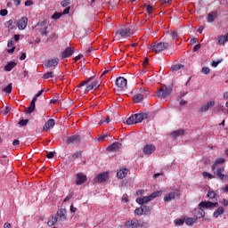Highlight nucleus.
Instances as JSON below:
<instances>
[{
	"instance_id": "obj_46",
	"label": "nucleus",
	"mask_w": 228,
	"mask_h": 228,
	"mask_svg": "<svg viewBox=\"0 0 228 228\" xmlns=\"http://www.w3.org/2000/svg\"><path fill=\"white\" fill-rule=\"evenodd\" d=\"M149 223L139 220V227L141 228H149Z\"/></svg>"
},
{
	"instance_id": "obj_54",
	"label": "nucleus",
	"mask_w": 228,
	"mask_h": 228,
	"mask_svg": "<svg viewBox=\"0 0 228 228\" xmlns=\"http://www.w3.org/2000/svg\"><path fill=\"white\" fill-rule=\"evenodd\" d=\"M54 154H56V152H54V151H50V152H48V153L46 154V158H47L48 159H53V158H54Z\"/></svg>"
},
{
	"instance_id": "obj_29",
	"label": "nucleus",
	"mask_w": 228,
	"mask_h": 228,
	"mask_svg": "<svg viewBox=\"0 0 228 228\" xmlns=\"http://www.w3.org/2000/svg\"><path fill=\"white\" fill-rule=\"evenodd\" d=\"M143 94H134L133 99H134V102L138 104L140 102H142V101H143Z\"/></svg>"
},
{
	"instance_id": "obj_50",
	"label": "nucleus",
	"mask_w": 228,
	"mask_h": 228,
	"mask_svg": "<svg viewBox=\"0 0 228 228\" xmlns=\"http://www.w3.org/2000/svg\"><path fill=\"white\" fill-rule=\"evenodd\" d=\"M201 72L203 74L208 75V74H209V72H211V69L208 67H203L202 69H201Z\"/></svg>"
},
{
	"instance_id": "obj_16",
	"label": "nucleus",
	"mask_w": 228,
	"mask_h": 228,
	"mask_svg": "<svg viewBox=\"0 0 228 228\" xmlns=\"http://www.w3.org/2000/svg\"><path fill=\"white\" fill-rule=\"evenodd\" d=\"M120 147H122V143L115 142L107 148V151L110 152H118V151H120Z\"/></svg>"
},
{
	"instance_id": "obj_11",
	"label": "nucleus",
	"mask_w": 228,
	"mask_h": 228,
	"mask_svg": "<svg viewBox=\"0 0 228 228\" xmlns=\"http://www.w3.org/2000/svg\"><path fill=\"white\" fill-rule=\"evenodd\" d=\"M126 228H138L140 227V220L138 219H132L128 220L125 223Z\"/></svg>"
},
{
	"instance_id": "obj_56",
	"label": "nucleus",
	"mask_w": 228,
	"mask_h": 228,
	"mask_svg": "<svg viewBox=\"0 0 228 228\" xmlns=\"http://www.w3.org/2000/svg\"><path fill=\"white\" fill-rule=\"evenodd\" d=\"M204 177H208V179H215V176L208 172H203Z\"/></svg>"
},
{
	"instance_id": "obj_42",
	"label": "nucleus",
	"mask_w": 228,
	"mask_h": 228,
	"mask_svg": "<svg viewBox=\"0 0 228 228\" xmlns=\"http://www.w3.org/2000/svg\"><path fill=\"white\" fill-rule=\"evenodd\" d=\"M185 219L178 218L174 221L175 225H184Z\"/></svg>"
},
{
	"instance_id": "obj_62",
	"label": "nucleus",
	"mask_w": 228,
	"mask_h": 228,
	"mask_svg": "<svg viewBox=\"0 0 228 228\" xmlns=\"http://www.w3.org/2000/svg\"><path fill=\"white\" fill-rule=\"evenodd\" d=\"M200 47H202V45H200V44L196 45L192 49L193 53H197V51H199V49H200Z\"/></svg>"
},
{
	"instance_id": "obj_26",
	"label": "nucleus",
	"mask_w": 228,
	"mask_h": 228,
	"mask_svg": "<svg viewBox=\"0 0 228 228\" xmlns=\"http://www.w3.org/2000/svg\"><path fill=\"white\" fill-rule=\"evenodd\" d=\"M60 62V59L53 58L47 61L46 67H56Z\"/></svg>"
},
{
	"instance_id": "obj_8",
	"label": "nucleus",
	"mask_w": 228,
	"mask_h": 228,
	"mask_svg": "<svg viewBox=\"0 0 228 228\" xmlns=\"http://www.w3.org/2000/svg\"><path fill=\"white\" fill-rule=\"evenodd\" d=\"M74 47L69 46L67 47L61 53V60H65V58H70L72 54H74Z\"/></svg>"
},
{
	"instance_id": "obj_37",
	"label": "nucleus",
	"mask_w": 228,
	"mask_h": 228,
	"mask_svg": "<svg viewBox=\"0 0 228 228\" xmlns=\"http://www.w3.org/2000/svg\"><path fill=\"white\" fill-rule=\"evenodd\" d=\"M83 156V151H76L75 153L71 154V159H77Z\"/></svg>"
},
{
	"instance_id": "obj_61",
	"label": "nucleus",
	"mask_w": 228,
	"mask_h": 228,
	"mask_svg": "<svg viewBox=\"0 0 228 228\" xmlns=\"http://www.w3.org/2000/svg\"><path fill=\"white\" fill-rule=\"evenodd\" d=\"M122 202H129V196H127V194H124L122 197Z\"/></svg>"
},
{
	"instance_id": "obj_22",
	"label": "nucleus",
	"mask_w": 228,
	"mask_h": 228,
	"mask_svg": "<svg viewBox=\"0 0 228 228\" xmlns=\"http://www.w3.org/2000/svg\"><path fill=\"white\" fill-rule=\"evenodd\" d=\"M36 102H37V98H33L30 102L29 106L27 108L26 110V113H28V115H30V113H33V111H35V108H36Z\"/></svg>"
},
{
	"instance_id": "obj_44",
	"label": "nucleus",
	"mask_w": 228,
	"mask_h": 228,
	"mask_svg": "<svg viewBox=\"0 0 228 228\" xmlns=\"http://www.w3.org/2000/svg\"><path fill=\"white\" fill-rule=\"evenodd\" d=\"M216 192H215L214 191H208V194H207V197L208 199H216Z\"/></svg>"
},
{
	"instance_id": "obj_5",
	"label": "nucleus",
	"mask_w": 228,
	"mask_h": 228,
	"mask_svg": "<svg viewBox=\"0 0 228 228\" xmlns=\"http://www.w3.org/2000/svg\"><path fill=\"white\" fill-rule=\"evenodd\" d=\"M55 217L57 218V220L59 222H65V220H67V209L61 208V209L57 210Z\"/></svg>"
},
{
	"instance_id": "obj_6",
	"label": "nucleus",
	"mask_w": 228,
	"mask_h": 228,
	"mask_svg": "<svg viewBox=\"0 0 228 228\" xmlns=\"http://www.w3.org/2000/svg\"><path fill=\"white\" fill-rule=\"evenodd\" d=\"M193 216L196 220H199L200 218H204L206 216V211L201 207H198V208H195L193 210Z\"/></svg>"
},
{
	"instance_id": "obj_23",
	"label": "nucleus",
	"mask_w": 228,
	"mask_h": 228,
	"mask_svg": "<svg viewBox=\"0 0 228 228\" xmlns=\"http://www.w3.org/2000/svg\"><path fill=\"white\" fill-rule=\"evenodd\" d=\"M134 119L136 124H140V122L145 120L147 118V114L146 113H138V114H134Z\"/></svg>"
},
{
	"instance_id": "obj_34",
	"label": "nucleus",
	"mask_w": 228,
	"mask_h": 228,
	"mask_svg": "<svg viewBox=\"0 0 228 228\" xmlns=\"http://www.w3.org/2000/svg\"><path fill=\"white\" fill-rule=\"evenodd\" d=\"M58 218L55 216H52L51 219L47 222V225L48 227H53V225H54L55 224H57Z\"/></svg>"
},
{
	"instance_id": "obj_60",
	"label": "nucleus",
	"mask_w": 228,
	"mask_h": 228,
	"mask_svg": "<svg viewBox=\"0 0 228 228\" xmlns=\"http://www.w3.org/2000/svg\"><path fill=\"white\" fill-rule=\"evenodd\" d=\"M223 61V60H220V61H212V67H218V65H220V62Z\"/></svg>"
},
{
	"instance_id": "obj_41",
	"label": "nucleus",
	"mask_w": 228,
	"mask_h": 228,
	"mask_svg": "<svg viewBox=\"0 0 228 228\" xmlns=\"http://www.w3.org/2000/svg\"><path fill=\"white\" fill-rule=\"evenodd\" d=\"M56 40H58V34H56V33L52 34V35L47 38V42H56Z\"/></svg>"
},
{
	"instance_id": "obj_2",
	"label": "nucleus",
	"mask_w": 228,
	"mask_h": 228,
	"mask_svg": "<svg viewBox=\"0 0 228 228\" xmlns=\"http://www.w3.org/2000/svg\"><path fill=\"white\" fill-rule=\"evenodd\" d=\"M172 94V86H164L160 87L157 91V97L159 99H165L166 97H168Z\"/></svg>"
},
{
	"instance_id": "obj_39",
	"label": "nucleus",
	"mask_w": 228,
	"mask_h": 228,
	"mask_svg": "<svg viewBox=\"0 0 228 228\" xmlns=\"http://www.w3.org/2000/svg\"><path fill=\"white\" fill-rule=\"evenodd\" d=\"M161 193H163L161 191H154L150 195V199H151V200L158 199V197H161Z\"/></svg>"
},
{
	"instance_id": "obj_17",
	"label": "nucleus",
	"mask_w": 228,
	"mask_h": 228,
	"mask_svg": "<svg viewBox=\"0 0 228 228\" xmlns=\"http://www.w3.org/2000/svg\"><path fill=\"white\" fill-rule=\"evenodd\" d=\"M225 163V159L224 158H218L216 159V161L214 162V164L212 165L211 168H212V172L214 174H216V166L218 165H224Z\"/></svg>"
},
{
	"instance_id": "obj_28",
	"label": "nucleus",
	"mask_w": 228,
	"mask_h": 228,
	"mask_svg": "<svg viewBox=\"0 0 228 228\" xmlns=\"http://www.w3.org/2000/svg\"><path fill=\"white\" fill-rule=\"evenodd\" d=\"M224 213H225V209L224 208V207H220V208H218L216 210L214 211L213 216H214L215 218H218V216H219L220 215H224Z\"/></svg>"
},
{
	"instance_id": "obj_31",
	"label": "nucleus",
	"mask_w": 228,
	"mask_h": 228,
	"mask_svg": "<svg viewBox=\"0 0 228 228\" xmlns=\"http://www.w3.org/2000/svg\"><path fill=\"white\" fill-rule=\"evenodd\" d=\"M126 175H127V169H120L117 173V177L118 179H124V177H126Z\"/></svg>"
},
{
	"instance_id": "obj_51",
	"label": "nucleus",
	"mask_w": 228,
	"mask_h": 228,
	"mask_svg": "<svg viewBox=\"0 0 228 228\" xmlns=\"http://www.w3.org/2000/svg\"><path fill=\"white\" fill-rule=\"evenodd\" d=\"M28 122H29L28 119H21V120H20L19 125H20V126H28Z\"/></svg>"
},
{
	"instance_id": "obj_49",
	"label": "nucleus",
	"mask_w": 228,
	"mask_h": 228,
	"mask_svg": "<svg viewBox=\"0 0 228 228\" xmlns=\"http://www.w3.org/2000/svg\"><path fill=\"white\" fill-rule=\"evenodd\" d=\"M106 138H108V134H102L100 136H98V142H104V140H106Z\"/></svg>"
},
{
	"instance_id": "obj_24",
	"label": "nucleus",
	"mask_w": 228,
	"mask_h": 228,
	"mask_svg": "<svg viewBox=\"0 0 228 228\" xmlns=\"http://www.w3.org/2000/svg\"><path fill=\"white\" fill-rule=\"evenodd\" d=\"M128 33H131V28H124L118 29L117 31L116 35H119V36H121L124 38V37H127Z\"/></svg>"
},
{
	"instance_id": "obj_48",
	"label": "nucleus",
	"mask_w": 228,
	"mask_h": 228,
	"mask_svg": "<svg viewBox=\"0 0 228 228\" xmlns=\"http://www.w3.org/2000/svg\"><path fill=\"white\" fill-rule=\"evenodd\" d=\"M217 40H218V44H220V45H224V44H225V37H224V36H219L217 37Z\"/></svg>"
},
{
	"instance_id": "obj_13",
	"label": "nucleus",
	"mask_w": 228,
	"mask_h": 228,
	"mask_svg": "<svg viewBox=\"0 0 228 228\" xmlns=\"http://www.w3.org/2000/svg\"><path fill=\"white\" fill-rule=\"evenodd\" d=\"M88 180V178L86 177V175L83 173H78L77 175V181H76V184L77 186H81V184H85V183H86V181Z\"/></svg>"
},
{
	"instance_id": "obj_35",
	"label": "nucleus",
	"mask_w": 228,
	"mask_h": 228,
	"mask_svg": "<svg viewBox=\"0 0 228 228\" xmlns=\"http://www.w3.org/2000/svg\"><path fill=\"white\" fill-rule=\"evenodd\" d=\"M186 225H193V224H197V218L195 217H189L185 219Z\"/></svg>"
},
{
	"instance_id": "obj_64",
	"label": "nucleus",
	"mask_w": 228,
	"mask_h": 228,
	"mask_svg": "<svg viewBox=\"0 0 228 228\" xmlns=\"http://www.w3.org/2000/svg\"><path fill=\"white\" fill-rule=\"evenodd\" d=\"M25 6H33V0H27L25 2Z\"/></svg>"
},
{
	"instance_id": "obj_59",
	"label": "nucleus",
	"mask_w": 228,
	"mask_h": 228,
	"mask_svg": "<svg viewBox=\"0 0 228 228\" xmlns=\"http://www.w3.org/2000/svg\"><path fill=\"white\" fill-rule=\"evenodd\" d=\"M146 12H147V13L151 14L153 12L152 5H151V4L147 5Z\"/></svg>"
},
{
	"instance_id": "obj_36",
	"label": "nucleus",
	"mask_w": 228,
	"mask_h": 228,
	"mask_svg": "<svg viewBox=\"0 0 228 228\" xmlns=\"http://www.w3.org/2000/svg\"><path fill=\"white\" fill-rule=\"evenodd\" d=\"M184 134V129H178L171 133V136H183Z\"/></svg>"
},
{
	"instance_id": "obj_53",
	"label": "nucleus",
	"mask_w": 228,
	"mask_h": 228,
	"mask_svg": "<svg viewBox=\"0 0 228 228\" xmlns=\"http://www.w3.org/2000/svg\"><path fill=\"white\" fill-rule=\"evenodd\" d=\"M0 15L1 17H6V15H8V10L6 9L0 10Z\"/></svg>"
},
{
	"instance_id": "obj_12",
	"label": "nucleus",
	"mask_w": 228,
	"mask_h": 228,
	"mask_svg": "<svg viewBox=\"0 0 228 228\" xmlns=\"http://www.w3.org/2000/svg\"><path fill=\"white\" fill-rule=\"evenodd\" d=\"M155 151H156V146L154 144H146L142 151L143 154H145L146 156H150Z\"/></svg>"
},
{
	"instance_id": "obj_32",
	"label": "nucleus",
	"mask_w": 228,
	"mask_h": 228,
	"mask_svg": "<svg viewBox=\"0 0 228 228\" xmlns=\"http://www.w3.org/2000/svg\"><path fill=\"white\" fill-rule=\"evenodd\" d=\"M53 77H56L53 71H48L43 75V79H53Z\"/></svg>"
},
{
	"instance_id": "obj_10",
	"label": "nucleus",
	"mask_w": 228,
	"mask_h": 228,
	"mask_svg": "<svg viewBox=\"0 0 228 228\" xmlns=\"http://www.w3.org/2000/svg\"><path fill=\"white\" fill-rule=\"evenodd\" d=\"M216 102L215 101H209L206 104L202 105L200 109V113H206V111H209L211 108H214Z\"/></svg>"
},
{
	"instance_id": "obj_52",
	"label": "nucleus",
	"mask_w": 228,
	"mask_h": 228,
	"mask_svg": "<svg viewBox=\"0 0 228 228\" xmlns=\"http://www.w3.org/2000/svg\"><path fill=\"white\" fill-rule=\"evenodd\" d=\"M62 13L61 12H55L53 16L52 19H54L57 20V19H60L61 17Z\"/></svg>"
},
{
	"instance_id": "obj_4",
	"label": "nucleus",
	"mask_w": 228,
	"mask_h": 228,
	"mask_svg": "<svg viewBox=\"0 0 228 228\" xmlns=\"http://www.w3.org/2000/svg\"><path fill=\"white\" fill-rule=\"evenodd\" d=\"M199 208H202L203 209H213V208H218V202H211V201H201L199 204Z\"/></svg>"
},
{
	"instance_id": "obj_58",
	"label": "nucleus",
	"mask_w": 228,
	"mask_h": 228,
	"mask_svg": "<svg viewBox=\"0 0 228 228\" xmlns=\"http://www.w3.org/2000/svg\"><path fill=\"white\" fill-rule=\"evenodd\" d=\"M61 6H63V8L69 6V4H70V2L69 0H63L61 3Z\"/></svg>"
},
{
	"instance_id": "obj_25",
	"label": "nucleus",
	"mask_w": 228,
	"mask_h": 228,
	"mask_svg": "<svg viewBox=\"0 0 228 228\" xmlns=\"http://www.w3.org/2000/svg\"><path fill=\"white\" fill-rule=\"evenodd\" d=\"M15 67H17V63L15 61H11L4 66V70L5 72H11V70H13V69H15Z\"/></svg>"
},
{
	"instance_id": "obj_38",
	"label": "nucleus",
	"mask_w": 228,
	"mask_h": 228,
	"mask_svg": "<svg viewBox=\"0 0 228 228\" xmlns=\"http://www.w3.org/2000/svg\"><path fill=\"white\" fill-rule=\"evenodd\" d=\"M126 124L128 126H133V125L136 124V119L134 118V115H132L131 117H129L126 119Z\"/></svg>"
},
{
	"instance_id": "obj_3",
	"label": "nucleus",
	"mask_w": 228,
	"mask_h": 228,
	"mask_svg": "<svg viewBox=\"0 0 228 228\" xmlns=\"http://www.w3.org/2000/svg\"><path fill=\"white\" fill-rule=\"evenodd\" d=\"M45 24H47L46 20L37 24V26H40L39 33L41 37H47L49 35V27H45Z\"/></svg>"
},
{
	"instance_id": "obj_43",
	"label": "nucleus",
	"mask_w": 228,
	"mask_h": 228,
	"mask_svg": "<svg viewBox=\"0 0 228 228\" xmlns=\"http://www.w3.org/2000/svg\"><path fill=\"white\" fill-rule=\"evenodd\" d=\"M56 102H60V94H55L54 98L50 101V104H56Z\"/></svg>"
},
{
	"instance_id": "obj_57",
	"label": "nucleus",
	"mask_w": 228,
	"mask_h": 228,
	"mask_svg": "<svg viewBox=\"0 0 228 228\" xmlns=\"http://www.w3.org/2000/svg\"><path fill=\"white\" fill-rule=\"evenodd\" d=\"M91 85L94 89H97L99 86H101V84L99 83V81H94Z\"/></svg>"
},
{
	"instance_id": "obj_14",
	"label": "nucleus",
	"mask_w": 228,
	"mask_h": 228,
	"mask_svg": "<svg viewBox=\"0 0 228 228\" xmlns=\"http://www.w3.org/2000/svg\"><path fill=\"white\" fill-rule=\"evenodd\" d=\"M116 86L118 88H126L127 86V79L124 77H118L116 79Z\"/></svg>"
},
{
	"instance_id": "obj_20",
	"label": "nucleus",
	"mask_w": 228,
	"mask_h": 228,
	"mask_svg": "<svg viewBox=\"0 0 228 228\" xmlns=\"http://www.w3.org/2000/svg\"><path fill=\"white\" fill-rule=\"evenodd\" d=\"M77 142H81V136L79 135H71L67 138V143L70 145V143H77Z\"/></svg>"
},
{
	"instance_id": "obj_63",
	"label": "nucleus",
	"mask_w": 228,
	"mask_h": 228,
	"mask_svg": "<svg viewBox=\"0 0 228 228\" xmlns=\"http://www.w3.org/2000/svg\"><path fill=\"white\" fill-rule=\"evenodd\" d=\"M85 85H88V81L84 80L80 82V84L77 86V88H82V86H85Z\"/></svg>"
},
{
	"instance_id": "obj_47",
	"label": "nucleus",
	"mask_w": 228,
	"mask_h": 228,
	"mask_svg": "<svg viewBox=\"0 0 228 228\" xmlns=\"http://www.w3.org/2000/svg\"><path fill=\"white\" fill-rule=\"evenodd\" d=\"M134 215H137V216H142L143 215L142 207L135 208Z\"/></svg>"
},
{
	"instance_id": "obj_15",
	"label": "nucleus",
	"mask_w": 228,
	"mask_h": 228,
	"mask_svg": "<svg viewBox=\"0 0 228 228\" xmlns=\"http://www.w3.org/2000/svg\"><path fill=\"white\" fill-rule=\"evenodd\" d=\"M18 29L23 30L28 27V17H22L17 22Z\"/></svg>"
},
{
	"instance_id": "obj_18",
	"label": "nucleus",
	"mask_w": 228,
	"mask_h": 228,
	"mask_svg": "<svg viewBox=\"0 0 228 228\" xmlns=\"http://www.w3.org/2000/svg\"><path fill=\"white\" fill-rule=\"evenodd\" d=\"M108 177H110V175H108L107 172H104V173L98 174V175L96 176V179L98 183H106V181H108Z\"/></svg>"
},
{
	"instance_id": "obj_33",
	"label": "nucleus",
	"mask_w": 228,
	"mask_h": 228,
	"mask_svg": "<svg viewBox=\"0 0 228 228\" xmlns=\"http://www.w3.org/2000/svg\"><path fill=\"white\" fill-rule=\"evenodd\" d=\"M142 209V215L146 216H150L151 215V207L149 206H142L141 207Z\"/></svg>"
},
{
	"instance_id": "obj_9",
	"label": "nucleus",
	"mask_w": 228,
	"mask_h": 228,
	"mask_svg": "<svg viewBox=\"0 0 228 228\" xmlns=\"http://www.w3.org/2000/svg\"><path fill=\"white\" fill-rule=\"evenodd\" d=\"M214 174H216V177H218V179H220L221 181L228 179V175H225L224 167L218 168L217 170H216V173H214Z\"/></svg>"
},
{
	"instance_id": "obj_45",
	"label": "nucleus",
	"mask_w": 228,
	"mask_h": 228,
	"mask_svg": "<svg viewBox=\"0 0 228 228\" xmlns=\"http://www.w3.org/2000/svg\"><path fill=\"white\" fill-rule=\"evenodd\" d=\"M12 84H9L6 87L3 89V92H5V94H12Z\"/></svg>"
},
{
	"instance_id": "obj_40",
	"label": "nucleus",
	"mask_w": 228,
	"mask_h": 228,
	"mask_svg": "<svg viewBox=\"0 0 228 228\" xmlns=\"http://www.w3.org/2000/svg\"><path fill=\"white\" fill-rule=\"evenodd\" d=\"M183 66L182 64L172 65L171 70H172V72H177V70H181V69H183Z\"/></svg>"
},
{
	"instance_id": "obj_55",
	"label": "nucleus",
	"mask_w": 228,
	"mask_h": 228,
	"mask_svg": "<svg viewBox=\"0 0 228 228\" xmlns=\"http://www.w3.org/2000/svg\"><path fill=\"white\" fill-rule=\"evenodd\" d=\"M72 197H74V192L69 193L63 200V202H69V200H70V199H72Z\"/></svg>"
},
{
	"instance_id": "obj_27",
	"label": "nucleus",
	"mask_w": 228,
	"mask_h": 228,
	"mask_svg": "<svg viewBox=\"0 0 228 228\" xmlns=\"http://www.w3.org/2000/svg\"><path fill=\"white\" fill-rule=\"evenodd\" d=\"M218 17V12H209L208 15V22H215V20Z\"/></svg>"
},
{
	"instance_id": "obj_19",
	"label": "nucleus",
	"mask_w": 228,
	"mask_h": 228,
	"mask_svg": "<svg viewBox=\"0 0 228 228\" xmlns=\"http://www.w3.org/2000/svg\"><path fill=\"white\" fill-rule=\"evenodd\" d=\"M151 200H152L151 196H143L142 198H137L135 202H137V204L140 206H143V204H147V202H151Z\"/></svg>"
},
{
	"instance_id": "obj_7",
	"label": "nucleus",
	"mask_w": 228,
	"mask_h": 228,
	"mask_svg": "<svg viewBox=\"0 0 228 228\" xmlns=\"http://www.w3.org/2000/svg\"><path fill=\"white\" fill-rule=\"evenodd\" d=\"M179 195H181L179 191L169 192L164 197V202H170L171 200H175L176 197H179Z\"/></svg>"
},
{
	"instance_id": "obj_30",
	"label": "nucleus",
	"mask_w": 228,
	"mask_h": 228,
	"mask_svg": "<svg viewBox=\"0 0 228 228\" xmlns=\"http://www.w3.org/2000/svg\"><path fill=\"white\" fill-rule=\"evenodd\" d=\"M4 28H9V29H15V21L13 20H9L4 22Z\"/></svg>"
},
{
	"instance_id": "obj_1",
	"label": "nucleus",
	"mask_w": 228,
	"mask_h": 228,
	"mask_svg": "<svg viewBox=\"0 0 228 228\" xmlns=\"http://www.w3.org/2000/svg\"><path fill=\"white\" fill-rule=\"evenodd\" d=\"M167 48H168V43H163V42L152 43L148 47L149 51H151V53H155L156 54L159 53H163V51H165V49H167Z\"/></svg>"
},
{
	"instance_id": "obj_21",
	"label": "nucleus",
	"mask_w": 228,
	"mask_h": 228,
	"mask_svg": "<svg viewBox=\"0 0 228 228\" xmlns=\"http://www.w3.org/2000/svg\"><path fill=\"white\" fill-rule=\"evenodd\" d=\"M55 124H56V122L54 121V119H53V118L48 119L47 122L43 126V131H49V129H51V127H54Z\"/></svg>"
}]
</instances>
